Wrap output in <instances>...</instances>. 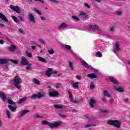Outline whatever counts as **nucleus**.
I'll use <instances>...</instances> for the list:
<instances>
[{
	"instance_id": "55",
	"label": "nucleus",
	"mask_w": 130,
	"mask_h": 130,
	"mask_svg": "<svg viewBox=\"0 0 130 130\" xmlns=\"http://www.w3.org/2000/svg\"><path fill=\"white\" fill-rule=\"evenodd\" d=\"M39 41H40L42 44H44V43H45V42L44 41V40L41 39H39Z\"/></svg>"
},
{
	"instance_id": "42",
	"label": "nucleus",
	"mask_w": 130,
	"mask_h": 130,
	"mask_svg": "<svg viewBox=\"0 0 130 130\" xmlns=\"http://www.w3.org/2000/svg\"><path fill=\"white\" fill-rule=\"evenodd\" d=\"M80 16H83L84 18H87V14L84 12L80 13Z\"/></svg>"
},
{
	"instance_id": "41",
	"label": "nucleus",
	"mask_w": 130,
	"mask_h": 130,
	"mask_svg": "<svg viewBox=\"0 0 130 130\" xmlns=\"http://www.w3.org/2000/svg\"><path fill=\"white\" fill-rule=\"evenodd\" d=\"M30 98L31 99H36V98H37V94H33Z\"/></svg>"
},
{
	"instance_id": "25",
	"label": "nucleus",
	"mask_w": 130,
	"mask_h": 130,
	"mask_svg": "<svg viewBox=\"0 0 130 130\" xmlns=\"http://www.w3.org/2000/svg\"><path fill=\"white\" fill-rule=\"evenodd\" d=\"M29 112V110H25L22 112H21L20 115L19 116V117H23L26 113H28Z\"/></svg>"
},
{
	"instance_id": "6",
	"label": "nucleus",
	"mask_w": 130,
	"mask_h": 130,
	"mask_svg": "<svg viewBox=\"0 0 130 130\" xmlns=\"http://www.w3.org/2000/svg\"><path fill=\"white\" fill-rule=\"evenodd\" d=\"M87 119H88V123H94V122H97V118L93 115L88 116Z\"/></svg>"
},
{
	"instance_id": "20",
	"label": "nucleus",
	"mask_w": 130,
	"mask_h": 130,
	"mask_svg": "<svg viewBox=\"0 0 130 130\" xmlns=\"http://www.w3.org/2000/svg\"><path fill=\"white\" fill-rule=\"evenodd\" d=\"M8 49H9L10 51H15L16 50V46L12 45L8 47Z\"/></svg>"
},
{
	"instance_id": "56",
	"label": "nucleus",
	"mask_w": 130,
	"mask_h": 130,
	"mask_svg": "<svg viewBox=\"0 0 130 130\" xmlns=\"http://www.w3.org/2000/svg\"><path fill=\"white\" fill-rule=\"evenodd\" d=\"M58 115L61 116V117H67V116L66 115H62L60 113H59Z\"/></svg>"
},
{
	"instance_id": "31",
	"label": "nucleus",
	"mask_w": 130,
	"mask_h": 130,
	"mask_svg": "<svg viewBox=\"0 0 130 130\" xmlns=\"http://www.w3.org/2000/svg\"><path fill=\"white\" fill-rule=\"evenodd\" d=\"M68 93L69 95V98L70 99V101L71 100H73V94H72V91H71V90H69L68 91Z\"/></svg>"
},
{
	"instance_id": "11",
	"label": "nucleus",
	"mask_w": 130,
	"mask_h": 130,
	"mask_svg": "<svg viewBox=\"0 0 130 130\" xmlns=\"http://www.w3.org/2000/svg\"><path fill=\"white\" fill-rule=\"evenodd\" d=\"M109 79L111 82V83H113L114 85H118V81L115 79V78H113V77L109 76Z\"/></svg>"
},
{
	"instance_id": "39",
	"label": "nucleus",
	"mask_w": 130,
	"mask_h": 130,
	"mask_svg": "<svg viewBox=\"0 0 130 130\" xmlns=\"http://www.w3.org/2000/svg\"><path fill=\"white\" fill-rule=\"evenodd\" d=\"M34 10L35 12H36V13H37V14L40 15V16H41V15H42V14L41 13V12H40L39 10H38L37 9H36V8H34Z\"/></svg>"
},
{
	"instance_id": "17",
	"label": "nucleus",
	"mask_w": 130,
	"mask_h": 130,
	"mask_svg": "<svg viewBox=\"0 0 130 130\" xmlns=\"http://www.w3.org/2000/svg\"><path fill=\"white\" fill-rule=\"evenodd\" d=\"M88 78H89L90 79H97L98 77L95 75L94 73H90L89 74L87 75Z\"/></svg>"
},
{
	"instance_id": "26",
	"label": "nucleus",
	"mask_w": 130,
	"mask_h": 130,
	"mask_svg": "<svg viewBox=\"0 0 130 130\" xmlns=\"http://www.w3.org/2000/svg\"><path fill=\"white\" fill-rule=\"evenodd\" d=\"M29 112V110H25L22 112H21L20 115L19 116V117H23L26 113H28Z\"/></svg>"
},
{
	"instance_id": "16",
	"label": "nucleus",
	"mask_w": 130,
	"mask_h": 130,
	"mask_svg": "<svg viewBox=\"0 0 130 130\" xmlns=\"http://www.w3.org/2000/svg\"><path fill=\"white\" fill-rule=\"evenodd\" d=\"M114 89L116 91H118V92H120V93H123L124 92V89L122 88L121 87H117L116 86H114Z\"/></svg>"
},
{
	"instance_id": "4",
	"label": "nucleus",
	"mask_w": 130,
	"mask_h": 130,
	"mask_svg": "<svg viewBox=\"0 0 130 130\" xmlns=\"http://www.w3.org/2000/svg\"><path fill=\"white\" fill-rule=\"evenodd\" d=\"M81 63L83 67H84V68H85V69H90V70H92V71H93V72H98V70L94 69L93 67H92V66H89V64H88V63L85 62L84 60H81Z\"/></svg>"
},
{
	"instance_id": "33",
	"label": "nucleus",
	"mask_w": 130,
	"mask_h": 130,
	"mask_svg": "<svg viewBox=\"0 0 130 130\" xmlns=\"http://www.w3.org/2000/svg\"><path fill=\"white\" fill-rule=\"evenodd\" d=\"M63 47H64L65 49H67V50H71L72 49V47L69 45H64Z\"/></svg>"
},
{
	"instance_id": "24",
	"label": "nucleus",
	"mask_w": 130,
	"mask_h": 130,
	"mask_svg": "<svg viewBox=\"0 0 130 130\" xmlns=\"http://www.w3.org/2000/svg\"><path fill=\"white\" fill-rule=\"evenodd\" d=\"M54 107L56 109H62V108H63V107H62V105H54Z\"/></svg>"
},
{
	"instance_id": "64",
	"label": "nucleus",
	"mask_w": 130,
	"mask_h": 130,
	"mask_svg": "<svg viewBox=\"0 0 130 130\" xmlns=\"http://www.w3.org/2000/svg\"><path fill=\"white\" fill-rule=\"evenodd\" d=\"M57 73V71H54V72L52 71V75H53V74H54V75H55V74H56Z\"/></svg>"
},
{
	"instance_id": "38",
	"label": "nucleus",
	"mask_w": 130,
	"mask_h": 130,
	"mask_svg": "<svg viewBox=\"0 0 130 130\" xmlns=\"http://www.w3.org/2000/svg\"><path fill=\"white\" fill-rule=\"evenodd\" d=\"M96 56L98 57H102V54H101V52L98 51L96 52Z\"/></svg>"
},
{
	"instance_id": "50",
	"label": "nucleus",
	"mask_w": 130,
	"mask_h": 130,
	"mask_svg": "<svg viewBox=\"0 0 130 130\" xmlns=\"http://www.w3.org/2000/svg\"><path fill=\"white\" fill-rule=\"evenodd\" d=\"M18 18L19 19L20 22H24V19L23 18V17H22V16H18Z\"/></svg>"
},
{
	"instance_id": "18",
	"label": "nucleus",
	"mask_w": 130,
	"mask_h": 130,
	"mask_svg": "<svg viewBox=\"0 0 130 130\" xmlns=\"http://www.w3.org/2000/svg\"><path fill=\"white\" fill-rule=\"evenodd\" d=\"M38 60L41 61L42 62H44L45 63H47V61L45 59L41 56H38Z\"/></svg>"
},
{
	"instance_id": "45",
	"label": "nucleus",
	"mask_w": 130,
	"mask_h": 130,
	"mask_svg": "<svg viewBox=\"0 0 130 130\" xmlns=\"http://www.w3.org/2000/svg\"><path fill=\"white\" fill-rule=\"evenodd\" d=\"M11 114H11V112H10L9 111H7V115L8 118H11Z\"/></svg>"
},
{
	"instance_id": "2",
	"label": "nucleus",
	"mask_w": 130,
	"mask_h": 130,
	"mask_svg": "<svg viewBox=\"0 0 130 130\" xmlns=\"http://www.w3.org/2000/svg\"><path fill=\"white\" fill-rule=\"evenodd\" d=\"M14 85L16 88L18 89H21V86L19 85L20 84H22V79L20 78L19 75H16L13 79Z\"/></svg>"
},
{
	"instance_id": "34",
	"label": "nucleus",
	"mask_w": 130,
	"mask_h": 130,
	"mask_svg": "<svg viewBox=\"0 0 130 130\" xmlns=\"http://www.w3.org/2000/svg\"><path fill=\"white\" fill-rule=\"evenodd\" d=\"M8 103L9 104H11V105H16V103L12 101L11 99H8Z\"/></svg>"
},
{
	"instance_id": "37",
	"label": "nucleus",
	"mask_w": 130,
	"mask_h": 130,
	"mask_svg": "<svg viewBox=\"0 0 130 130\" xmlns=\"http://www.w3.org/2000/svg\"><path fill=\"white\" fill-rule=\"evenodd\" d=\"M31 66H32V64H28L27 65V67L26 68V69L27 70V71H29L30 70H32V68H31Z\"/></svg>"
},
{
	"instance_id": "14",
	"label": "nucleus",
	"mask_w": 130,
	"mask_h": 130,
	"mask_svg": "<svg viewBox=\"0 0 130 130\" xmlns=\"http://www.w3.org/2000/svg\"><path fill=\"white\" fill-rule=\"evenodd\" d=\"M28 17L30 22H32L34 24L36 23V21H35V17H34V15H33L32 13L29 14Z\"/></svg>"
},
{
	"instance_id": "5",
	"label": "nucleus",
	"mask_w": 130,
	"mask_h": 130,
	"mask_svg": "<svg viewBox=\"0 0 130 130\" xmlns=\"http://www.w3.org/2000/svg\"><path fill=\"white\" fill-rule=\"evenodd\" d=\"M59 95L58 92L55 91L54 89H50L49 91V96L50 97H57Z\"/></svg>"
},
{
	"instance_id": "35",
	"label": "nucleus",
	"mask_w": 130,
	"mask_h": 130,
	"mask_svg": "<svg viewBox=\"0 0 130 130\" xmlns=\"http://www.w3.org/2000/svg\"><path fill=\"white\" fill-rule=\"evenodd\" d=\"M104 95L106 97H108L109 98H110V94L108 93V91L107 90H105L104 92Z\"/></svg>"
},
{
	"instance_id": "36",
	"label": "nucleus",
	"mask_w": 130,
	"mask_h": 130,
	"mask_svg": "<svg viewBox=\"0 0 130 130\" xmlns=\"http://www.w3.org/2000/svg\"><path fill=\"white\" fill-rule=\"evenodd\" d=\"M12 18L14 20V22H15V23H18L19 22V20H18V18H17V17L16 16H14L12 15Z\"/></svg>"
},
{
	"instance_id": "53",
	"label": "nucleus",
	"mask_w": 130,
	"mask_h": 130,
	"mask_svg": "<svg viewBox=\"0 0 130 130\" xmlns=\"http://www.w3.org/2000/svg\"><path fill=\"white\" fill-rule=\"evenodd\" d=\"M50 1V2H53V3H54L55 4H58L59 2L56 1V0H48Z\"/></svg>"
},
{
	"instance_id": "51",
	"label": "nucleus",
	"mask_w": 130,
	"mask_h": 130,
	"mask_svg": "<svg viewBox=\"0 0 130 130\" xmlns=\"http://www.w3.org/2000/svg\"><path fill=\"white\" fill-rule=\"evenodd\" d=\"M72 18L74 19V20H76V21H80V19L77 17L76 16H73Z\"/></svg>"
},
{
	"instance_id": "8",
	"label": "nucleus",
	"mask_w": 130,
	"mask_h": 130,
	"mask_svg": "<svg viewBox=\"0 0 130 130\" xmlns=\"http://www.w3.org/2000/svg\"><path fill=\"white\" fill-rule=\"evenodd\" d=\"M10 8L14 12H16L18 14H20V13H21V10H20V8L18 6H13L11 5Z\"/></svg>"
},
{
	"instance_id": "29",
	"label": "nucleus",
	"mask_w": 130,
	"mask_h": 130,
	"mask_svg": "<svg viewBox=\"0 0 130 130\" xmlns=\"http://www.w3.org/2000/svg\"><path fill=\"white\" fill-rule=\"evenodd\" d=\"M72 87L74 89H77V88H79V82H75L72 84Z\"/></svg>"
},
{
	"instance_id": "1",
	"label": "nucleus",
	"mask_w": 130,
	"mask_h": 130,
	"mask_svg": "<svg viewBox=\"0 0 130 130\" xmlns=\"http://www.w3.org/2000/svg\"><path fill=\"white\" fill-rule=\"evenodd\" d=\"M41 122L42 125H48L50 128H55L56 127H58V126L62 123V122L61 121L55 122V123H50L47 120L42 121Z\"/></svg>"
},
{
	"instance_id": "28",
	"label": "nucleus",
	"mask_w": 130,
	"mask_h": 130,
	"mask_svg": "<svg viewBox=\"0 0 130 130\" xmlns=\"http://www.w3.org/2000/svg\"><path fill=\"white\" fill-rule=\"evenodd\" d=\"M37 95V98L38 99H40L43 97H45V95L44 94L41 93V92H38Z\"/></svg>"
},
{
	"instance_id": "7",
	"label": "nucleus",
	"mask_w": 130,
	"mask_h": 130,
	"mask_svg": "<svg viewBox=\"0 0 130 130\" xmlns=\"http://www.w3.org/2000/svg\"><path fill=\"white\" fill-rule=\"evenodd\" d=\"M20 63L21 66H28L29 64V61H28L26 57L22 56Z\"/></svg>"
},
{
	"instance_id": "57",
	"label": "nucleus",
	"mask_w": 130,
	"mask_h": 130,
	"mask_svg": "<svg viewBox=\"0 0 130 130\" xmlns=\"http://www.w3.org/2000/svg\"><path fill=\"white\" fill-rule=\"evenodd\" d=\"M5 43L4 40H0V44L3 45Z\"/></svg>"
},
{
	"instance_id": "13",
	"label": "nucleus",
	"mask_w": 130,
	"mask_h": 130,
	"mask_svg": "<svg viewBox=\"0 0 130 130\" xmlns=\"http://www.w3.org/2000/svg\"><path fill=\"white\" fill-rule=\"evenodd\" d=\"M115 46L116 48L113 49V52L115 53L116 51H119L120 50V47H119V44L117 42H116L115 44Z\"/></svg>"
},
{
	"instance_id": "32",
	"label": "nucleus",
	"mask_w": 130,
	"mask_h": 130,
	"mask_svg": "<svg viewBox=\"0 0 130 130\" xmlns=\"http://www.w3.org/2000/svg\"><path fill=\"white\" fill-rule=\"evenodd\" d=\"M26 99H27V98L24 97L22 99H21L18 102V104H21V103H22L23 102H24V101H25L26 100Z\"/></svg>"
},
{
	"instance_id": "43",
	"label": "nucleus",
	"mask_w": 130,
	"mask_h": 130,
	"mask_svg": "<svg viewBox=\"0 0 130 130\" xmlns=\"http://www.w3.org/2000/svg\"><path fill=\"white\" fill-rule=\"evenodd\" d=\"M34 117L36 118H42L43 117L42 116H39L38 114H35Z\"/></svg>"
},
{
	"instance_id": "30",
	"label": "nucleus",
	"mask_w": 130,
	"mask_h": 130,
	"mask_svg": "<svg viewBox=\"0 0 130 130\" xmlns=\"http://www.w3.org/2000/svg\"><path fill=\"white\" fill-rule=\"evenodd\" d=\"M34 84H36V85H38L39 86L40 85V81L36 78L34 79Z\"/></svg>"
},
{
	"instance_id": "27",
	"label": "nucleus",
	"mask_w": 130,
	"mask_h": 130,
	"mask_svg": "<svg viewBox=\"0 0 130 130\" xmlns=\"http://www.w3.org/2000/svg\"><path fill=\"white\" fill-rule=\"evenodd\" d=\"M8 107H9V109H10V110L11 111H12V112H14V111H16V110H17V108L14 107L12 106V105H9Z\"/></svg>"
},
{
	"instance_id": "63",
	"label": "nucleus",
	"mask_w": 130,
	"mask_h": 130,
	"mask_svg": "<svg viewBox=\"0 0 130 130\" xmlns=\"http://www.w3.org/2000/svg\"><path fill=\"white\" fill-rule=\"evenodd\" d=\"M117 14L119 16H120V15H121V12L120 11H118L117 12Z\"/></svg>"
},
{
	"instance_id": "54",
	"label": "nucleus",
	"mask_w": 130,
	"mask_h": 130,
	"mask_svg": "<svg viewBox=\"0 0 130 130\" xmlns=\"http://www.w3.org/2000/svg\"><path fill=\"white\" fill-rule=\"evenodd\" d=\"M90 89L93 90V89H95V85L91 84L90 85Z\"/></svg>"
},
{
	"instance_id": "47",
	"label": "nucleus",
	"mask_w": 130,
	"mask_h": 130,
	"mask_svg": "<svg viewBox=\"0 0 130 130\" xmlns=\"http://www.w3.org/2000/svg\"><path fill=\"white\" fill-rule=\"evenodd\" d=\"M18 31L20 32V33H21V34H23V35L25 34V31H24L23 29H22L21 28H19Z\"/></svg>"
},
{
	"instance_id": "23",
	"label": "nucleus",
	"mask_w": 130,
	"mask_h": 130,
	"mask_svg": "<svg viewBox=\"0 0 130 130\" xmlns=\"http://www.w3.org/2000/svg\"><path fill=\"white\" fill-rule=\"evenodd\" d=\"M95 103H96V102L95 101V100H94L93 99L90 100V101L89 103V105H90V107L91 108H93V107H94V105H93V104H95Z\"/></svg>"
},
{
	"instance_id": "22",
	"label": "nucleus",
	"mask_w": 130,
	"mask_h": 130,
	"mask_svg": "<svg viewBox=\"0 0 130 130\" xmlns=\"http://www.w3.org/2000/svg\"><path fill=\"white\" fill-rule=\"evenodd\" d=\"M68 25L66 23H62L60 26L58 27L59 30H62L63 29H64L66 27H67Z\"/></svg>"
},
{
	"instance_id": "19",
	"label": "nucleus",
	"mask_w": 130,
	"mask_h": 130,
	"mask_svg": "<svg viewBox=\"0 0 130 130\" xmlns=\"http://www.w3.org/2000/svg\"><path fill=\"white\" fill-rule=\"evenodd\" d=\"M69 67L70 68V70L72 72L76 71V69H75V68H74V66H73V62H71V61L69 62Z\"/></svg>"
},
{
	"instance_id": "60",
	"label": "nucleus",
	"mask_w": 130,
	"mask_h": 130,
	"mask_svg": "<svg viewBox=\"0 0 130 130\" xmlns=\"http://www.w3.org/2000/svg\"><path fill=\"white\" fill-rule=\"evenodd\" d=\"M84 6H85V7H86L87 8H90V6H89V5L88 4H87V3H85V4H84Z\"/></svg>"
},
{
	"instance_id": "46",
	"label": "nucleus",
	"mask_w": 130,
	"mask_h": 130,
	"mask_svg": "<svg viewBox=\"0 0 130 130\" xmlns=\"http://www.w3.org/2000/svg\"><path fill=\"white\" fill-rule=\"evenodd\" d=\"M48 52L50 54H53V53H54V50H53V49L49 50H48Z\"/></svg>"
},
{
	"instance_id": "49",
	"label": "nucleus",
	"mask_w": 130,
	"mask_h": 130,
	"mask_svg": "<svg viewBox=\"0 0 130 130\" xmlns=\"http://www.w3.org/2000/svg\"><path fill=\"white\" fill-rule=\"evenodd\" d=\"M26 55H27V56H28V57H33V55H32L31 53H28L26 52Z\"/></svg>"
},
{
	"instance_id": "12",
	"label": "nucleus",
	"mask_w": 130,
	"mask_h": 130,
	"mask_svg": "<svg viewBox=\"0 0 130 130\" xmlns=\"http://www.w3.org/2000/svg\"><path fill=\"white\" fill-rule=\"evenodd\" d=\"M0 97L2 99L4 102H6L7 101V95L4 92H0Z\"/></svg>"
},
{
	"instance_id": "58",
	"label": "nucleus",
	"mask_w": 130,
	"mask_h": 130,
	"mask_svg": "<svg viewBox=\"0 0 130 130\" xmlns=\"http://www.w3.org/2000/svg\"><path fill=\"white\" fill-rule=\"evenodd\" d=\"M76 79L77 80H81V76H76Z\"/></svg>"
},
{
	"instance_id": "9",
	"label": "nucleus",
	"mask_w": 130,
	"mask_h": 130,
	"mask_svg": "<svg viewBox=\"0 0 130 130\" xmlns=\"http://www.w3.org/2000/svg\"><path fill=\"white\" fill-rule=\"evenodd\" d=\"M10 59L6 58H1L0 59V64H9Z\"/></svg>"
},
{
	"instance_id": "10",
	"label": "nucleus",
	"mask_w": 130,
	"mask_h": 130,
	"mask_svg": "<svg viewBox=\"0 0 130 130\" xmlns=\"http://www.w3.org/2000/svg\"><path fill=\"white\" fill-rule=\"evenodd\" d=\"M45 75L47 77H48V78H50L52 75V69L48 68L46 71Z\"/></svg>"
},
{
	"instance_id": "15",
	"label": "nucleus",
	"mask_w": 130,
	"mask_h": 130,
	"mask_svg": "<svg viewBox=\"0 0 130 130\" xmlns=\"http://www.w3.org/2000/svg\"><path fill=\"white\" fill-rule=\"evenodd\" d=\"M0 19H2L3 21H4L6 23H8V22H9V20H8L7 17H6V16L2 13H0Z\"/></svg>"
},
{
	"instance_id": "3",
	"label": "nucleus",
	"mask_w": 130,
	"mask_h": 130,
	"mask_svg": "<svg viewBox=\"0 0 130 130\" xmlns=\"http://www.w3.org/2000/svg\"><path fill=\"white\" fill-rule=\"evenodd\" d=\"M108 124L113 125L117 128H120V126H121V123L117 120L108 121Z\"/></svg>"
},
{
	"instance_id": "48",
	"label": "nucleus",
	"mask_w": 130,
	"mask_h": 130,
	"mask_svg": "<svg viewBox=\"0 0 130 130\" xmlns=\"http://www.w3.org/2000/svg\"><path fill=\"white\" fill-rule=\"evenodd\" d=\"M70 101H71V102H72L73 103H75V104H77L79 103V102H80V101H77V100L74 101V99H73L72 100H71Z\"/></svg>"
},
{
	"instance_id": "61",
	"label": "nucleus",
	"mask_w": 130,
	"mask_h": 130,
	"mask_svg": "<svg viewBox=\"0 0 130 130\" xmlns=\"http://www.w3.org/2000/svg\"><path fill=\"white\" fill-rule=\"evenodd\" d=\"M31 49L33 50H35V49H36V46H31Z\"/></svg>"
},
{
	"instance_id": "62",
	"label": "nucleus",
	"mask_w": 130,
	"mask_h": 130,
	"mask_svg": "<svg viewBox=\"0 0 130 130\" xmlns=\"http://www.w3.org/2000/svg\"><path fill=\"white\" fill-rule=\"evenodd\" d=\"M123 101H124V102H127V101H128V99H127V98L124 99Z\"/></svg>"
},
{
	"instance_id": "59",
	"label": "nucleus",
	"mask_w": 130,
	"mask_h": 130,
	"mask_svg": "<svg viewBox=\"0 0 130 130\" xmlns=\"http://www.w3.org/2000/svg\"><path fill=\"white\" fill-rule=\"evenodd\" d=\"M41 19L42 21H45V17L41 16Z\"/></svg>"
},
{
	"instance_id": "44",
	"label": "nucleus",
	"mask_w": 130,
	"mask_h": 130,
	"mask_svg": "<svg viewBox=\"0 0 130 130\" xmlns=\"http://www.w3.org/2000/svg\"><path fill=\"white\" fill-rule=\"evenodd\" d=\"M9 61H11V62H13L15 64H18V61L16 60L9 59Z\"/></svg>"
},
{
	"instance_id": "21",
	"label": "nucleus",
	"mask_w": 130,
	"mask_h": 130,
	"mask_svg": "<svg viewBox=\"0 0 130 130\" xmlns=\"http://www.w3.org/2000/svg\"><path fill=\"white\" fill-rule=\"evenodd\" d=\"M89 29H92V30H98L99 29V26L96 25H89Z\"/></svg>"
},
{
	"instance_id": "40",
	"label": "nucleus",
	"mask_w": 130,
	"mask_h": 130,
	"mask_svg": "<svg viewBox=\"0 0 130 130\" xmlns=\"http://www.w3.org/2000/svg\"><path fill=\"white\" fill-rule=\"evenodd\" d=\"M96 124H86L85 125V127L88 128V127H91V126H96Z\"/></svg>"
},
{
	"instance_id": "52",
	"label": "nucleus",
	"mask_w": 130,
	"mask_h": 130,
	"mask_svg": "<svg viewBox=\"0 0 130 130\" xmlns=\"http://www.w3.org/2000/svg\"><path fill=\"white\" fill-rule=\"evenodd\" d=\"M100 111L101 112H102V113H108V111L107 110H104L103 109H101Z\"/></svg>"
}]
</instances>
